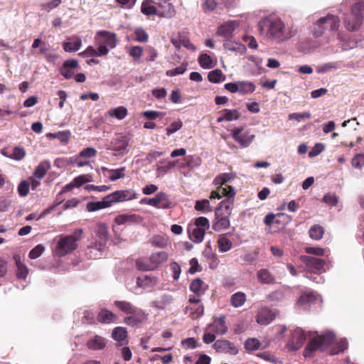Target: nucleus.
<instances>
[{"label": "nucleus", "instance_id": "f257e3e1", "mask_svg": "<svg viewBox=\"0 0 364 364\" xmlns=\"http://www.w3.org/2000/svg\"><path fill=\"white\" fill-rule=\"evenodd\" d=\"M307 337L309 338V341L304 350V355L306 358L311 357L317 350L324 351L335 340L336 336L331 331H326L321 335H318L316 332L306 333L303 329L297 328L292 332L287 348L290 350H299L302 347Z\"/></svg>", "mask_w": 364, "mask_h": 364}, {"label": "nucleus", "instance_id": "f03ea898", "mask_svg": "<svg viewBox=\"0 0 364 364\" xmlns=\"http://www.w3.org/2000/svg\"><path fill=\"white\" fill-rule=\"evenodd\" d=\"M261 36L269 41L280 43L291 38L296 31L292 27L286 26L284 22L275 15L262 18L257 24Z\"/></svg>", "mask_w": 364, "mask_h": 364}, {"label": "nucleus", "instance_id": "7ed1b4c3", "mask_svg": "<svg viewBox=\"0 0 364 364\" xmlns=\"http://www.w3.org/2000/svg\"><path fill=\"white\" fill-rule=\"evenodd\" d=\"M235 196V190L232 186L218 187V188L212 191L210 194L211 199H220L223 196L228 197L226 200H222L215 209V215L218 214L222 215L230 216L233 207L234 197Z\"/></svg>", "mask_w": 364, "mask_h": 364}, {"label": "nucleus", "instance_id": "20e7f679", "mask_svg": "<svg viewBox=\"0 0 364 364\" xmlns=\"http://www.w3.org/2000/svg\"><path fill=\"white\" fill-rule=\"evenodd\" d=\"M82 232V229H77L72 235L61 236L55 248V255L63 257L76 250Z\"/></svg>", "mask_w": 364, "mask_h": 364}, {"label": "nucleus", "instance_id": "39448f33", "mask_svg": "<svg viewBox=\"0 0 364 364\" xmlns=\"http://www.w3.org/2000/svg\"><path fill=\"white\" fill-rule=\"evenodd\" d=\"M95 45L100 47L99 56H105L108 54L109 49L117 46L116 34L107 31H99L94 38Z\"/></svg>", "mask_w": 364, "mask_h": 364}, {"label": "nucleus", "instance_id": "423d86ee", "mask_svg": "<svg viewBox=\"0 0 364 364\" xmlns=\"http://www.w3.org/2000/svg\"><path fill=\"white\" fill-rule=\"evenodd\" d=\"M364 14V2L358 1L351 8V15L344 18L345 26L349 31H355L361 26Z\"/></svg>", "mask_w": 364, "mask_h": 364}, {"label": "nucleus", "instance_id": "0eeeda50", "mask_svg": "<svg viewBox=\"0 0 364 364\" xmlns=\"http://www.w3.org/2000/svg\"><path fill=\"white\" fill-rule=\"evenodd\" d=\"M209 228V220L206 218H198L194 224L188 229L189 238L195 243L201 242L204 238L206 230H208Z\"/></svg>", "mask_w": 364, "mask_h": 364}, {"label": "nucleus", "instance_id": "6e6552de", "mask_svg": "<svg viewBox=\"0 0 364 364\" xmlns=\"http://www.w3.org/2000/svg\"><path fill=\"white\" fill-rule=\"evenodd\" d=\"M316 26L318 29L315 30L314 35L320 36L325 30L332 31L338 30L340 26V19L337 16L328 14L324 17L320 18L316 23Z\"/></svg>", "mask_w": 364, "mask_h": 364}, {"label": "nucleus", "instance_id": "1a4fd4ad", "mask_svg": "<svg viewBox=\"0 0 364 364\" xmlns=\"http://www.w3.org/2000/svg\"><path fill=\"white\" fill-rule=\"evenodd\" d=\"M158 284V279L154 276L142 275L136 278V285L131 287L129 283L126 284L129 291L135 294H139V289L154 288Z\"/></svg>", "mask_w": 364, "mask_h": 364}, {"label": "nucleus", "instance_id": "9d476101", "mask_svg": "<svg viewBox=\"0 0 364 364\" xmlns=\"http://www.w3.org/2000/svg\"><path fill=\"white\" fill-rule=\"evenodd\" d=\"M301 261L305 265V267L308 272L313 273H321L325 272L324 265L326 262L320 258L302 255L300 257Z\"/></svg>", "mask_w": 364, "mask_h": 364}, {"label": "nucleus", "instance_id": "9b49d317", "mask_svg": "<svg viewBox=\"0 0 364 364\" xmlns=\"http://www.w3.org/2000/svg\"><path fill=\"white\" fill-rule=\"evenodd\" d=\"M232 137L240 144L242 148L248 147L254 141L255 136L251 134L249 131H245L243 128H235L231 130Z\"/></svg>", "mask_w": 364, "mask_h": 364}, {"label": "nucleus", "instance_id": "f8f14e48", "mask_svg": "<svg viewBox=\"0 0 364 364\" xmlns=\"http://www.w3.org/2000/svg\"><path fill=\"white\" fill-rule=\"evenodd\" d=\"M129 141L128 136L122 134H116L112 139L109 149L116 152V156H124L127 152Z\"/></svg>", "mask_w": 364, "mask_h": 364}, {"label": "nucleus", "instance_id": "ddd939ff", "mask_svg": "<svg viewBox=\"0 0 364 364\" xmlns=\"http://www.w3.org/2000/svg\"><path fill=\"white\" fill-rule=\"evenodd\" d=\"M144 220V218L136 213H124L118 215L114 218V223L118 225H139Z\"/></svg>", "mask_w": 364, "mask_h": 364}, {"label": "nucleus", "instance_id": "4468645a", "mask_svg": "<svg viewBox=\"0 0 364 364\" xmlns=\"http://www.w3.org/2000/svg\"><path fill=\"white\" fill-rule=\"evenodd\" d=\"M137 193L133 189L116 191L109 194L112 204L114 203L132 200L137 198Z\"/></svg>", "mask_w": 364, "mask_h": 364}, {"label": "nucleus", "instance_id": "2eb2a0df", "mask_svg": "<svg viewBox=\"0 0 364 364\" xmlns=\"http://www.w3.org/2000/svg\"><path fill=\"white\" fill-rule=\"evenodd\" d=\"M169 1L164 0H154V4H156L159 9H158L159 16L171 18L176 14V10L173 5L168 3Z\"/></svg>", "mask_w": 364, "mask_h": 364}, {"label": "nucleus", "instance_id": "dca6fc26", "mask_svg": "<svg viewBox=\"0 0 364 364\" xmlns=\"http://www.w3.org/2000/svg\"><path fill=\"white\" fill-rule=\"evenodd\" d=\"M146 319V314L142 309L134 306L129 316L125 317L124 323L130 326H134L140 323H142Z\"/></svg>", "mask_w": 364, "mask_h": 364}, {"label": "nucleus", "instance_id": "f3484780", "mask_svg": "<svg viewBox=\"0 0 364 364\" xmlns=\"http://www.w3.org/2000/svg\"><path fill=\"white\" fill-rule=\"evenodd\" d=\"M213 347L218 352L229 353L230 355L238 353V349L236 346L228 340H218L214 343Z\"/></svg>", "mask_w": 364, "mask_h": 364}, {"label": "nucleus", "instance_id": "a211bd4d", "mask_svg": "<svg viewBox=\"0 0 364 364\" xmlns=\"http://www.w3.org/2000/svg\"><path fill=\"white\" fill-rule=\"evenodd\" d=\"M275 318V314L267 307L261 308L256 316V321L259 325L269 324Z\"/></svg>", "mask_w": 364, "mask_h": 364}, {"label": "nucleus", "instance_id": "6ab92c4d", "mask_svg": "<svg viewBox=\"0 0 364 364\" xmlns=\"http://www.w3.org/2000/svg\"><path fill=\"white\" fill-rule=\"evenodd\" d=\"M208 331H213L216 335H224L228 332V326L225 323V317L222 316L215 318L213 323L208 326Z\"/></svg>", "mask_w": 364, "mask_h": 364}, {"label": "nucleus", "instance_id": "aec40b11", "mask_svg": "<svg viewBox=\"0 0 364 364\" xmlns=\"http://www.w3.org/2000/svg\"><path fill=\"white\" fill-rule=\"evenodd\" d=\"M168 196L164 192L158 193L155 197L148 199L146 204L157 208H168L170 203L167 202Z\"/></svg>", "mask_w": 364, "mask_h": 364}, {"label": "nucleus", "instance_id": "412c9836", "mask_svg": "<svg viewBox=\"0 0 364 364\" xmlns=\"http://www.w3.org/2000/svg\"><path fill=\"white\" fill-rule=\"evenodd\" d=\"M1 153L4 156L16 161L22 160L26 156L25 149L20 146H16L14 148H4L1 149Z\"/></svg>", "mask_w": 364, "mask_h": 364}, {"label": "nucleus", "instance_id": "4be33fe9", "mask_svg": "<svg viewBox=\"0 0 364 364\" xmlns=\"http://www.w3.org/2000/svg\"><path fill=\"white\" fill-rule=\"evenodd\" d=\"M107 343V341L104 337L99 335H95L87 341L86 346L90 350H100L106 347Z\"/></svg>", "mask_w": 364, "mask_h": 364}, {"label": "nucleus", "instance_id": "5701e85b", "mask_svg": "<svg viewBox=\"0 0 364 364\" xmlns=\"http://www.w3.org/2000/svg\"><path fill=\"white\" fill-rule=\"evenodd\" d=\"M109 194L100 201H91L87 203L86 209L88 212H94L103 208H109L112 205Z\"/></svg>", "mask_w": 364, "mask_h": 364}, {"label": "nucleus", "instance_id": "b1692460", "mask_svg": "<svg viewBox=\"0 0 364 364\" xmlns=\"http://www.w3.org/2000/svg\"><path fill=\"white\" fill-rule=\"evenodd\" d=\"M238 26L239 23L237 21H228L219 26L217 34L223 37H228L232 35Z\"/></svg>", "mask_w": 364, "mask_h": 364}, {"label": "nucleus", "instance_id": "393cba45", "mask_svg": "<svg viewBox=\"0 0 364 364\" xmlns=\"http://www.w3.org/2000/svg\"><path fill=\"white\" fill-rule=\"evenodd\" d=\"M223 47L227 50L235 52L240 55H242L247 51V48L244 45L230 40L225 41Z\"/></svg>", "mask_w": 364, "mask_h": 364}, {"label": "nucleus", "instance_id": "a878e982", "mask_svg": "<svg viewBox=\"0 0 364 364\" xmlns=\"http://www.w3.org/2000/svg\"><path fill=\"white\" fill-rule=\"evenodd\" d=\"M208 286L199 278L193 279L190 284V290L196 296L204 294Z\"/></svg>", "mask_w": 364, "mask_h": 364}, {"label": "nucleus", "instance_id": "bb28decb", "mask_svg": "<svg viewBox=\"0 0 364 364\" xmlns=\"http://www.w3.org/2000/svg\"><path fill=\"white\" fill-rule=\"evenodd\" d=\"M14 259L17 268V277L20 279H26L28 274V267L21 261V257L19 255H15L14 256Z\"/></svg>", "mask_w": 364, "mask_h": 364}, {"label": "nucleus", "instance_id": "cd10ccee", "mask_svg": "<svg viewBox=\"0 0 364 364\" xmlns=\"http://www.w3.org/2000/svg\"><path fill=\"white\" fill-rule=\"evenodd\" d=\"M258 281L262 284H272L275 282L274 277L267 269H261L257 272Z\"/></svg>", "mask_w": 364, "mask_h": 364}, {"label": "nucleus", "instance_id": "c85d7f7f", "mask_svg": "<svg viewBox=\"0 0 364 364\" xmlns=\"http://www.w3.org/2000/svg\"><path fill=\"white\" fill-rule=\"evenodd\" d=\"M97 321L102 323H111L115 321L117 316L112 311L102 309L97 315Z\"/></svg>", "mask_w": 364, "mask_h": 364}, {"label": "nucleus", "instance_id": "c756f323", "mask_svg": "<svg viewBox=\"0 0 364 364\" xmlns=\"http://www.w3.org/2000/svg\"><path fill=\"white\" fill-rule=\"evenodd\" d=\"M230 227V220L229 216L222 215L221 214H218L215 215V220L213 225V228L216 230H221L227 229Z\"/></svg>", "mask_w": 364, "mask_h": 364}, {"label": "nucleus", "instance_id": "7c9ffc66", "mask_svg": "<svg viewBox=\"0 0 364 364\" xmlns=\"http://www.w3.org/2000/svg\"><path fill=\"white\" fill-rule=\"evenodd\" d=\"M198 61L200 66L203 69L213 68L217 64V60L213 59L211 56L206 53L200 55Z\"/></svg>", "mask_w": 364, "mask_h": 364}, {"label": "nucleus", "instance_id": "2f4dec72", "mask_svg": "<svg viewBox=\"0 0 364 364\" xmlns=\"http://www.w3.org/2000/svg\"><path fill=\"white\" fill-rule=\"evenodd\" d=\"M82 45V41L78 37L69 38L63 44V48L66 52H75L80 50Z\"/></svg>", "mask_w": 364, "mask_h": 364}, {"label": "nucleus", "instance_id": "473e14b6", "mask_svg": "<svg viewBox=\"0 0 364 364\" xmlns=\"http://www.w3.org/2000/svg\"><path fill=\"white\" fill-rule=\"evenodd\" d=\"M173 301V298L171 295L164 294L154 301V305L158 309H165L168 307Z\"/></svg>", "mask_w": 364, "mask_h": 364}, {"label": "nucleus", "instance_id": "72a5a7b5", "mask_svg": "<svg viewBox=\"0 0 364 364\" xmlns=\"http://www.w3.org/2000/svg\"><path fill=\"white\" fill-rule=\"evenodd\" d=\"M154 1L144 0L141 6V12L146 16L156 15L159 16L158 9L153 6Z\"/></svg>", "mask_w": 364, "mask_h": 364}, {"label": "nucleus", "instance_id": "f704fd0d", "mask_svg": "<svg viewBox=\"0 0 364 364\" xmlns=\"http://www.w3.org/2000/svg\"><path fill=\"white\" fill-rule=\"evenodd\" d=\"M168 258V254L166 251H159L153 252L150 257V262L156 266L160 265L167 261Z\"/></svg>", "mask_w": 364, "mask_h": 364}, {"label": "nucleus", "instance_id": "c9c22d12", "mask_svg": "<svg viewBox=\"0 0 364 364\" xmlns=\"http://www.w3.org/2000/svg\"><path fill=\"white\" fill-rule=\"evenodd\" d=\"M79 159V156H73V157H60L57 158L55 161L54 164L56 167L60 168H64L69 166H73L75 164V163Z\"/></svg>", "mask_w": 364, "mask_h": 364}, {"label": "nucleus", "instance_id": "e433bc0d", "mask_svg": "<svg viewBox=\"0 0 364 364\" xmlns=\"http://www.w3.org/2000/svg\"><path fill=\"white\" fill-rule=\"evenodd\" d=\"M316 300V294L312 292H306L304 293L298 299L297 305L303 306H310L314 304Z\"/></svg>", "mask_w": 364, "mask_h": 364}, {"label": "nucleus", "instance_id": "4c0bfd02", "mask_svg": "<svg viewBox=\"0 0 364 364\" xmlns=\"http://www.w3.org/2000/svg\"><path fill=\"white\" fill-rule=\"evenodd\" d=\"M102 170H105L109 173L108 177L112 181H115L125 176L126 167L124 166L117 169H109L103 167Z\"/></svg>", "mask_w": 364, "mask_h": 364}, {"label": "nucleus", "instance_id": "58836bf2", "mask_svg": "<svg viewBox=\"0 0 364 364\" xmlns=\"http://www.w3.org/2000/svg\"><path fill=\"white\" fill-rule=\"evenodd\" d=\"M246 301V295L242 291H237L233 294L231 297L230 302L231 305L235 308L241 307Z\"/></svg>", "mask_w": 364, "mask_h": 364}, {"label": "nucleus", "instance_id": "ea45409f", "mask_svg": "<svg viewBox=\"0 0 364 364\" xmlns=\"http://www.w3.org/2000/svg\"><path fill=\"white\" fill-rule=\"evenodd\" d=\"M107 114L111 117H114L117 119L122 120L127 116L128 111L127 109L124 107L120 106L116 108L110 109L107 112Z\"/></svg>", "mask_w": 364, "mask_h": 364}, {"label": "nucleus", "instance_id": "a19ab883", "mask_svg": "<svg viewBox=\"0 0 364 364\" xmlns=\"http://www.w3.org/2000/svg\"><path fill=\"white\" fill-rule=\"evenodd\" d=\"M238 82V93L241 95H247L252 93L255 90V85L247 81H237Z\"/></svg>", "mask_w": 364, "mask_h": 364}, {"label": "nucleus", "instance_id": "79ce46f5", "mask_svg": "<svg viewBox=\"0 0 364 364\" xmlns=\"http://www.w3.org/2000/svg\"><path fill=\"white\" fill-rule=\"evenodd\" d=\"M234 176L231 173H221L214 179V183L215 185H218L219 187H228L229 186H226V183L230 181L232 178H233Z\"/></svg>", "mask_w": 364, "mask_h": 364}, {"label": "nucleus", "instance_id": "37998d69", "mask_svg": "<svg viewBox=\"0 0 364 364\" xmlns=\"http://www.w3.org/2000/svg\"><path fill=\"white\" fill-rule=\"evenodd\" d=\"M208 79L213 83H218L225 80V76L220 69H215L209 72Z\"/></svg>", "mask_w": 364, "mask_h": 364}, {"label": "nucleus", "instance_id": "c03bdc74", "mask_svg": "<svg viewBox=\"0 0 364 364\" xmlns=\"http://www.w3.org/2000/svg\"><path fill=\"white\" fill-rule=\"evenodd\" d=\"M49 168L48 162L40 163L33 172V177L37 179H42L46 174Z\"/></svg>", "mask_w": 364, "mask_h": 364}, {"label": "nucleus", "instance_id": "a18cd8bd", "mask_svg": "<svg viewBox=\"0 0 364 364\" xmlns=\"http://www.w3.org/2000/svg\"><path fill=\"white\" fill-rule=\"evenodd\" d=\"M114 304L119 310L126 314H129L134 308L132 303L127 301H115Z\"/></svg>", "mask_w": 364, "mask_h": 364}, {"label": "nucleus", "instance_id": "49530a36", "mask_svg": "<svg viewBox=\"0 0 364 364\" xmlns=\"http://www.w3.org/2000/svg\"><path fill=\"white\" fill-rule=\"evenodd\" d=\"M112 337L117 341H122L127 338V331L124 327H116L112 331Z\"/></svg>", "mask_w": 364, "mask_h": 364}, {"label": "nucleus", "instance_id": "de8ad7c7", "mask_svg": "<svg viewBox=\"0 0 364 364\" xmlns=\"http://www.w3.org/2000/svg\"><path fill=\"white\" fill-rule=\"evenodd\" d=\"M309 233L311 239L319 240L323 237L324 230L323 227L314 225L310 228Z\"/></svg>", "mask_w": 364, "mask_h": 364}, {"label": "nucleus", "instance_id": "09e8293b", "mask_svg": "<svg viewBox=\"0 0 364 364\" xmlns=\"http://www.w3.org/2000/svg\"><path fill=\"white\" fill-rule=\"evenodd\" d=\"M339 68V65L336 63H326L317 66L316 71L318 73H326Z\"/></svg>", "mask_w": 364, "mask_h": 364}, {"label": "nucleus", "instance_id": "8fccbe9b", "mask_svg": "<svg viewBox=\"0 0 364 364\" xmlns=\"http://www.w3.org/2000/svg\"><path fill=\"white\" fill-rule=\"evenodd\" d=\"M257 356L262 358L263 360L274 364H282V362L279 358H276L273 354L270 352L264 351L258 353Z\"/></svg>", "mask_w": 364, "mask_h": 364}, {"label": "nucleus", "instance_id": "3c124183", "mask_svg": "<svg viewBox=\"0 0 364 364\" xmlns=\"http://www.w3.org/2000/svg\"><path fill=\"white\" fill-rule=\"evenodd\" d=\"M187 311H190V316L193 318H197L203 314V306L199 303L192 306L187 307Z\"/></svg>", "mask_w": 364, "mask_h": 364}, {"label": "nucleus", "instance_id": "603ef678", "mask_svg": "<svg viewBox=\"0 0 364 364\" xmlns=\"http://www.w3.org/2000/svg\"><path fill=\"white\" fill-rule=\"evenodd\" d=\"M260 341L255 338H250L245 342V348L247 351H254L259 348Z\"/></svg>", "mask_w": 364, "mask_h": 364}, {"label": "nucleus", "instance_id": "864d4df0", "mask_svg": "<svg viewBox=\"0 0 364 364\" xmlns=\"http://www.w3.org/2000/svg\"><path fill=\"white\" fill-rule=\"evenodd\" d=\"M218 248L220 252H226L232 248L231 241L225 237H221L218 240Z\"/></svg>", "mask_w": 364, "mask_h": 364}, {"label": "nucleus", "instance_id": "5fc2aeb1", "mask_svg": "<svg viewBox=\"0 0 364 364\" xmlns=\"http://www.w3.org/2000/svg\"><path fill=\"white\" fill-rule=\"evenodd\" d=\"M195 208L196 210L203 213L210 212L212 210L210 201L207 199L197 200L196 202Z\"/></svg>", "mask_w": 364, "mask_h": 364}, {"label": "nucleus", "instance_id": "6e6d98bb", "mask_svg": "<svg viewBox=\"0 0 364 364\" xmlns=\"http://www.w3.org/2000/svg\"><path fill=\"white\" fill-rule=\"evenodd\" d=\"M222 114H225V121L231 122L237 120L240 117V114L237 109H225L221 111Z\"/></svg>", "mask_w": 364, "mask_h": 364}, {"label": "nucleus", "instance_id": "4d7b16f0", "mask_svg": "<svg viewBox=\"0 0 364 364\" xmlns=\"http://www.w3.org/2000/svg\"><path fill=\"white\" fill-rule=\"evenodd\" d=\"M134 34H135V39L136 41L140 43H146L149 40V35L146 32V31L141 28H136L134 30Z\"/></svg>", "mask_w": 364, "mask_h": 364}, {"label": "nucleus", "instance_id": "13d9d810", "mask_svg": "<svg viewBox=\"0 0 364 364\" xmlns=\"http://www.w3.org/2000/svg\"><path fill=\"white\" fill-rule=\"evenodd\" d=\"M311 117L309 112H304L301 113H291L289 114L288 118L289 120H296L298 122L304 119H309Z\"/></svg>", "mask_w": 364, "mask_h": 364}, {"label": "nucleus", "instance_id": "bf43d9fd", "mask_svg": "<svg viewBox=\"0 0 364 364\" xmlns=\"http://www.w3.org/2000/svg\"><path fill=\"white\" fill-rule=\"evenodd\" d=\"M152 243L158 247L163 248L166 247L168 240L164 235H156L152 238Z\"/></svg>", "mask_w": 364, "mask_h": 364}, {"label": "nucleus", "instance_id": "052dcab7", "mask_svg": "<svg viewBox=\"0 0 364 364\" xmlns=\"http://www.w3.org/2000/svg\"><path fill=\"white\" fill-rule=\"evenodd\" d=\"M322 200L328 205L335 206L338 202V198L335 193H328L323 196Z\"/></svg>", "mask_w": 364, "mask_h": 364}, {"label": "nucleus", "instance_id": "680f3d73", "mask_svg": "<svg viewBox=\"0 0 364 364\" xmlns=\"http://www.w3.org/2000/svg\"><path fill=\"white\" fill-rule=\"evenodd\" d=\"M97 155V150L92 147H87L82 149L78 155L76 156H79L80 158H92L95 157Z\"/></svg>", "mask_w": 364, "mask_h": 364}, {"label": "nucleus", "instance_id": "e2e57ef3", "mask_svg": "<svg viewBox=\"0 0 364 364\" xmlns=\"http://www.w3.org/2000/svg\"><path fill=\"white\" fill-rule=\"evenodd\" d=\"M348 348V341L346 338H342L341 341L337 343L336 347H334L331 351V355H336L339 353L340 352H343L344 350L347 349Z\"/></svg>", "mask_w": 364, "mask_h": 364}, {"label": "nucleus", "instance_id": "0e129e2a", "mask_svg": "<svg viewBox=\"0 0 364 364\" xmlns=\"http://www.w3.org/2000/svg\"><path fill=\"white\" fill-rule=\"evenodd\" d=\"M44 250L45 247L42 245H38L30 251L28 257L31 259H37L41 256Z\"/></svg>", "mask_w": 364, "mask_h": 364}, {"label": "nucleus", "instance_id": "69168bd1", "mask_svg": "<svg viewBox=\"0 0 364 364\" xmlns=\"http://www.w3.org/2000/svg\"><path fill=\"white\" fill-rule=\"evenodd\" d=\"M95 315L93 312L85 311L82 317V323L84 324H92L95 321Z\"/></svg>", "mask_w": 364, "mask_h": 364}, {"label": "nucleus", "instance_id": "338daca9", "mask_svg": "<svg viewBox=\"0 0 364 364\" xmlns=\"http://www.w3.org/2000/svg\"><path fill=\"white\" fill-rule=\"evenodd\" d=\"M183 123L180 119L172 122L168 128L166 129V134L168 136L173 134L181 129Z\"/></svg>", "mask_w": 364, "mask_h": 364}, {"label": "nucleus", "instance_id": "774afa93", "mask_svg": "<svg viewBox=\"0 0 364 364\" xmlns=\"http://www.w3.org/2000/svg\"><path fill=\"white\" fill-rule=\"evenodd\" d=\"M352 166L356 168H362L364 166V154L355 155L352 159Z\"/></svg>", "mask_w": 364, "mask_h": 364}]
</instances>
